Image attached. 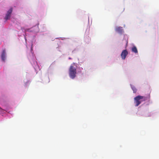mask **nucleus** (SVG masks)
<instances>
[{
  "label": "nucleus",
  "instance_id": "obj_1",
  "mask_svg": "<svg viewBox=\"0 0 159 159\" xmlns=\"http://www.w3.org/2000/svg\"><path fill=\"white\" fill-rule=\"evenodd\" d=\"M150 98V94L146 96H141L138 95L134 98V103L136 107L139 105L143 101L148 100Z\"/></svg>",
  "mask_w": 159,
  "mask_h": 159
},
{
  "label": "nucleus",
  "instance_id": "obj_2",
  "mask_svg": "<svg viewBox=\"0 0 159 159\" xmlns=\"http://www.w3.org/2000/svg\"><path fill=\"white\" fill-rule=\"evenodd\" d=\"M76 69L75 66L71 65L69 70V75L70 77L72 79H74L76 76Z\"/></svg>",
  "mask_w": 159,
  "mask_h": 159
},
{
  "label": "nucleus",
  "instance_id": "obj_3",
  "mask_svg": "<svg viewBox=\"0 0 159 159\" xmlns=\"http://www.w3.org/2000/svg\"><path fill=\"white\" fill-rule=\"evenodd\" d=\"M128 54V52L126 50H123L121 54V56L122 59H125Z\"/></svg>",
  "mask_w": 159,
  "mask_h": 159
},
{
  "label": "nucleus",
  "instance_id": "obj_4",
  "mask_svg": "<svg viewBox=\"0 0 159 159\" xmlns=\"http://www.w3.org/2000/svg\"><path fill=\"white\" fill-rule=\"evenodd\" d=\"M12 11V8H11L7 11V13L6 15V16L5 17V19L6 20H7L9 19L10 15Z\"/></svg>",
  "mask_w": 159,
  "mask_h": 159
},
{
  "label": "nucleus",
  "instance_id": "obj_5",
  "mask_svg": "<svg viewBox=\"0 0 159 159\" xmlns=\"http://www.w3.org/2000/svg\"><path fill=\"white\" fill-rule=\"evenodd\" d=\"M115 31L116 32L121 34H122L123 32V28L121 27H116L115 28Z\"/></svg>",
  "mask_w": 159,
  "mask_h": 159
},
{
  "label": "nucleus",
  "instance_id": "obj_6",
  "mask_svg": "<svg viewBox=\"0 0 159 159\" xmlns=\"http://www.w3.org/2000/svg\"><path fill=\"white\" fill-rule=\"evenodd\" d=\"M1 58L2 60L4 61L5 60V50H3L2 52L1 56Z\"/></svg>",
  "mask_w": 159,
  "mask_h": 159
},
{
  "label": "nucleus",
  "instance_id": "obj_7",
  "mask_svg": "<svg viewBox=\"0 0 159 159\" xmlns=\"http://www.w3.org/2000/svg\"><path fill=\"white\" fill-rule=\"evenodd\" d=\"M132 52H134L135 53H138V50L136 47L134 46L132 48Z\"/></svg>",
  "mask_w": 159,
  "mask_h": 159
},
{
  "label": "nucleus",
  "instance_id": "obj_8",
  "mask_svg": "<svg viewBox=\"0 0 159 159\" xmlns=\"http://www.w3.org/2000/svg\"><path fill=\"white\" fill-rule=\"evenodd\" d=\"M131 88L133 91V92L134 93H136L137 91V89L134 86L131 85Z\"/></svg>",
  "mask_w": 159,
  "mask_h": 159
},
{
  "label": "nucleus",
  "instance_id": "obj_9",
  "mask_svg": "<svg viewBox=\"0 0 159 159\" xmlns=\"http://www.w3.org/2000/svg\"><path fill=\"white\" fill-rule=\"evenodd\" d=\"M34 29L32 28L31 30L30 29H27L26 30V31H29V32H33Z\"/></svg>",
  "mask_w": 159,
  "mask_h": 159
},
{
  "label": "nucleus",
  "instance_id": "obj_10",
  "mask_svg": "<svg viewBox=\"0 0 159 159\" xmlns=\"http://www.w3.org/2000/svg\"><path fill=\"white\" fill-rule=\"evenodd\" d=\"M127 43H128V41H127V43H126V44H127Z\"/></svg>",
  "mask_w": 159,
  "mask_h": 159
}]
</instances>
